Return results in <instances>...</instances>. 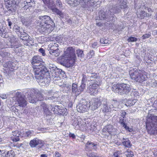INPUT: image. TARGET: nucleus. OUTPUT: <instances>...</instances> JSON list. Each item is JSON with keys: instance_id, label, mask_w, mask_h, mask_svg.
Returning <instances> with one entry per match:
<instances>
[{"instance_id": "39448f33", "label": "nucleus", "mask_w": 157, "mask_h": 157, "mask_svg": "<svg viewBox=\"0 0 157 157\" xmlns=\"http://www.w3.org/2000/svg\"><path fill=\"white\" fill-rule=\"evenodd\" d=\"M94 0H67V2L70 6L75 7L80 4L83 10H90L96 3Z\"/></svg>"}, {"instance_id": "0eeeda50", "label": "nucleus", "mask_w": 157, "mask_h": 157, "mask_svg": "<svg viewBox=\"0 0 157 157\" xmlns=\"http://www.w3.org/2000/svg\"><path fill=\"white\" fill-rule=\"evenodd\" d=\"M112 90L115 93L122 95L127 94L131 90V88L129 85L125 83L114 84L112 86Z\"/></svg>"}, {"instance_id": "f704fd0d", "label": "nucleus", "mask_w": 157, "mask_h": 157, "mask_svg": "<svg viewBox=\"0 0 157 157\" xmlns=\"http://www.w3.org/2000/svg\"><path fill=\"white\" fill-rule=\"evenodd\" d=\"M72 90L73 93L79 92L78 89H77V86L75 83H73L72 87Z\"/></svg>"}, {"instance_id": "7c9ffc66", "label": "nucleus", "mask_w": 157, "mask_h": 157, "mask_svg": "<svg viewBox=\"0 0 157 157\" xmlns=\"http://www.w3.org/2000/svg\"><path fill=\"white\" fill-rule=\"evenodd\" d=\"M101 109L104 113L108 112L111 110L110 106L109 107L108 106L106 102H105V103H104L103 104L102 107Z\"/></svg>"}, {"instance_id": "cd10ccee", "label": "nucleus", "mask_w": 157, "mask_h": 157, "mask_svg": "<svg viewBox=\"0 0 157 157\" xmlns=\"http://www.w3.org/2000/svg\"><path fill=\"white\" fill-rule=\"evenodd\" d=\"M122 143L124 146L127 147H129L132 145L130 141L127 138L124 139L123 138Z\"/></svg>"}, {"instance_id": "37998d69", "label": "nucleus", "mask_w": 157, "mask_h": 157, "mask_svg": "<svg viewBox=\"0 0 157 157\" xmlns=\"http://www.w3.org/2000/svg\"><path fill=\"white\" fill-rule=\"evenodd\" d=\"M89 75L91 79L92 78H96L97 76V73H92V72H91L90 75Z\"/></svg>"}, {"instance_id": "bb28decb", "label": "nucleus", "mask_w": 157, "mask_h": 157, "mask_svg": "<svg viewBox=\"0 0 157 157\" xmlns=\"http://www.w3.org/2000/svg\"><path fill=\"white\" fill-rule=\"evenodd\" d=\"M99 16L97 17L98 20H102L106 17L105 13L103 10H100L98 13Z\"/></svg>"}, {"instance_id": "9d476101", "label": "nucleus", "mask_w": 157, "mask_h": 157, "mask_svg": "<svg viewBox=\"0 0 157 157\" xmlns=\"http://www.w3.org/2000/svg\"><path fill=\"white\" fill-rule=\"evenodd\" d=\"M33 92H34V94L32 96L31 95L29 97H28V101L30 103H34L38 101H42L44 100V98L43 95L39 91L37 90H35L34 92L32 90Z\"/></svg>"}, {"instance_id": "774afa93", "label": "nucleus", "mask_w": 157, "mask_h": 157, "mask_svg": "<svg viewBox=\"0 0 157 157\" xmlns=\"http://www.w3.org/2000/svg\"><path fill=\"white\" fill-rule=\"evenodd\" d=\"M2 79L1 75H0V83H2Z\"/></svg>"}, {"instance_id": "b1692460", "label": "nucleus", "mask_w": 157, "mask_h": 157, "mask_svg": "<svg viewBox=\"0 0 157 157\" xmlns=\"http://www.w3.org/2000/svg\"><path fill=\"white\" fill-rule=\"evenodd\" d=\"M2 156L3 157H14L15 154L13 151L10 150L2 153Z\"/></svg>"}, {"instance_id": "a18cd8bd", "label": "nucleus", "mask_w": 157, "mask_h": 157, "mask_svg": "<svg viewBox=\"0 0 157 157\" xmlns=\"http://www.w3.org/2000/svg\"><path fill=\"white\" fill-rule=\"evenodd\" d=\"M87 154L89 157H96L97 155L96 153L92 152L90 153H87Z\"/></svg>"}, {"instance_id": "9b49d317", "label": "nucleus", "mask_w": 157, "mask_h": 157, "mask_svg": "<svg viewBox=\"0 0 157 157\" xmlns=\"http://www.w3.org/2000/svg\"><path fill=\"white\" fill-rule=\"evenodd\" d=\"M20 37L25 45L30 46L34 45L33 41L30 39L29 36L26 32H21Z\"/></svg>"}, {"instance_id": "7ed1b4c3", "label": "nucleus", "mask_w": 157, "mask_h": 157, "mask_svg": "<svg viewBox=\"0 0 157 157\" xmlns=\"http://www.w3.org/2000/svg\"><path fill=\"white\" fill-rule=\"evenodd\" d=\"M149 110L147 117L146 127L148 132L150 134H157V116L150 113Z\"/></svg>"}, {"instance_id": "c9c22d12", "label": "nucleus", "mask_w": 157, "mask_h": 157, "mask_svg": "<svg viewBox=\"0 0 157 157\" xmlns=\"http://www.w3.org/2000/svg\"><path fill=\"white\" fill-rule=\"evenodd\" d=\"M49 52L51 54H52L56 57L58 56L60 54V51L59 49L54 51L53 52L52 51H50Z\"/></svg>"}, {"instance_id": "a19ab883", "label": "nucleus", "mask_w": 157, "mask_h": 157, "mask_svg": "<svg viewBox=\"0 0 157 157\" xmlns=\"http://www.w3.org/2000/svg\"><path fill=\"white\" fill-rule=\"evenodd\" d=\"M11 63L10 61H8L3 64V66L6 68H8L9 69H13L11 67Z\"/></svg>"}, {"instance_id": "dca6fc26", "label": "nucleus", "mask_w": 157, "mask_h": 157, "mask_svg": "<svg viewBox=\"0 0 157 157\" xmlns=\"http://www.w3.org/2000/svg\"><path fill=\"white\" fill-rule=\"evenodd\" d=\"M29 145L32 148L35 147L37 145H39L40 147L43 145V142L37 138H34L30 140Z\"/></svg>"}, {"instance_id": "ddd939ff", "label": "nucleus", "mask_w": 157, "mask_h": 157, "mask_svg": "<svg viewBox=\"0 0 157 157\" xmlns=\"http://www.w3.org/2000/svg\"><path fill=\"white\" fill-rule=\"evenodd\" d=\"M90 105L85 100L80 101L77 106V108L78 112H83L86 111L90 107Z\"/></svg>"}, {"instance_id": "473e14b6", "label": "nucleus", "mask_w": 157, "mask_h": 157, "mask_svg": "<svg viewBox=\"0 0 157 157\" xmlns=\"http://www.w3.org/2000/svg\"><path fill=\"white\" fill-rule=\"evenodd\" d=\"M61 107L58 105L55 106L54 108H53L52 109L53 110V111L58 112L59 113L63 112L62 109H61Z\"/></svg>"}, {"instance_id": "864d4df0", "label": "nucleus", "mask_w": 157, "mask_h": 157, "mask_svg": "<svg viewBox=\"0 0 157 157\" xmlns=\"http://www.w3.org/2000/svg\"><path fill=\"white\" fill-rule=\"evenodd\" d=\"M11 71L10 69H3V72L4 73L6 72L8 75L11 74L10 73L11 72Z\"/></svg>"}, {"instance_id": "20e7f679", "label": "nucleus", "mask_w": 157, "mask_h": 157, "mask_svg": "<svg viewBox=\"0 0 157 157\" xmlns=\"http://www.w3.org/2000/svg\"><path fill=\"white\" fill-rule=\"evenodd\" d=\"M35 77L37 82L41 85L50 82V74L48 69H34Z\"/></svg>"}, {"instance_id": "72a5a7b5", "label": "nucleus", "mask_w": 157, "mask_h": 157, "mask_svg": "<svg viewBox=\"0 0 157 157\" xmlns=\"http://www.w3.org/2000/svg\"><path fill=\"white\" fill-rule=\"evenodd\" d=\"M135 100H128L125 104V105L128 106H131L134 105L136 103Z\"/></svg>"}, {"instance_id": "3c124183", "label": "nucleus", "mask_w": 157, "mask_h": 157, "mask_svg": "<svg viewBox=\"0 0 157 157\" xmlns=\"http://www.w3.org/2000/svg\"><path fill=\"white\" fill-rule=\"evenodd\" d=\"M56 4L59 7H62V4L60 0H57L56 1Z\"/></svg>"}, {"instance_id": "6e6552de", "label": "nucleus", "mask_w": 157, "mask_h": 157, "mask_svg": "<svg viewBox=\"0 0 157 157\" xmlns=\"http://www.w3.org/2000/svg\"><path fill=\"white\" fill-rule=\"evenodd\" d=\"M33 91H30L28 92L25 96L21 93L17 92L15 94V96L13 98V99H16L19 106L25 107L27 105V101L25 98L28 99V97H29L31 95V94L32 93Z\"/></svg>"}, {"instance_id": "69168bd1", "label": "nucleus", "mask_w": 157, "mask_h": 157, "mask_svg": "<svg viewBox=\"0 0 157 157\" xmlns=\"http://www.w3.org/2000/svg\"><path fill=\"white\" fill-rule=\"evenodd\" d=\"M40 157H47L46 155L42 154L41 155Z\"/></svg>"}, {"instance_id": "393cba45", "label": "nucleus", "mask_w": 157, "mask_h": 157, "mask_svg": "<svg viewBox=\"0 0 157 157\" xmlns=\"http://www.w3.org/2000/svg\"><path fill=\"white\" fill-rule=\"evenodd\" d=\"M50 95V94L48 95V96L47 97L45 98L46 100H52L53 101H56L57 99L58 98L59 96L57 95L56 93H54L53 94V95L52 96Z\"/></svg>"}, {"instance_id": "ea45409f", "label": "nucleus", "mask_w": 157, "mask_h": 157, "mask_svg": "<svg viewBox=\"0 0 157 157\" xmlns=\"http://www.w3.org/2000/svg\"><path fill=\"white\" fill-rule=\"evenodd\" d=\"M86 86L85 83L82 82L81 85L79 87L78 90H80V92L83 91L86 87Z\"/></svg>"}, {"instance_id": "e2e57ef3", "label": "nucleus", "mask_w": 157, "mask_h": 157, "mask_svg": "<svg viewBox=\"0 0 157 157\" xmlns=\"http://www.w3.org/2000/svg\"><path fill=\"white\" fill-rule=\"evenodd\" d=\"M91 72H92V71H91V70L90 69H87L86 71V72L87 73H89V75H90V73Z\"/></svg>"}, {"instance_id": "c85d7f7f", "label": "nucleus", "mask_w": 157, "mask_h": 157, "mask_svg": "<svg viewBox=\"0 0 157 157\" xmlns=\"http://www.w3.org/2000/svg\"><path fill=\"white\" fill-rule=\"evenodd\" d=\"M49 45L50 46L49 48L50 51H52L53 52L54 51L59 49L58 48L59 45L56 43H52L49 44Z\"/></svg>"}, {"instance_id": "680f3d73", "label": "nucleus", "mask_w": 157, "mask_h": 157, "mask_svg": "<svg viewBox=\"0 0 157 157\" xmlns=\"http://www.w3.org/2000/svg\"><path fill=\"white\" fill-rule=\"evenodd\" d=\"M0 97L2 99H6L7 98V96L6 95H4V94L1 95Z\"/></svg>"}, {"instance_id": "4468645a", "label": "nucleus", "mask_w": 157, "mask_h": 157, "mask_svg": "<svg viewBox=\"0 0 157 157\" xmlns=\"http://www.w3.org/2000/svg\"><path fill=\"white\" fill-rule=\"evenodd\" d=\"M96 82V83L94 82V83L91 84L88 88V92L91 95H95L97 93V88L100 84V82L98 83L97 81Z\"/></svg>"}, {"instance_id": "e433bc0d", "label": "nucleus", "mask_w": 157, "mask_h": 157, "mask_svg": "<svg viewBox=\"0 0 157 157\" xmlns=\"http://www.w3.org/2000/svg\"><path fill=\"white\" fill-rule=\"evenodd\" d=\"M76 54L78 57H81L84 56L83 51L82 50L78 49L76 51Z\"/></svg>"}, {"instance_id": "a878e982", "label": "nucleus", "mask_w": 157, "mask_h": 157, "mask_svg": "<svg viewBox=\"0 0 157 157\" xmlns=\"http://www.w3.org/2000/svg\"><path fill=\"white\" fill-rule=\"evenodd\" d=\"M140 17L141 19H144L146 17H149L151 16V14L146 13L144 11H140Z\"/></svg>"}, {"instance_id": "6e6d98bb", "label": "nucleus", "mask_w": 157, "mask_h": 157, "mask_svg": "<svg viewBox=\"0 0 157 157\" xmlns=\"http://www.w3.org/2000/svg\"><path fill=\"white\" fill-rule=\"evenodd\" d=\"M31 133L30 131H28L26 132L25 135H26L27 137H29L31 136Z\"/></svg>"}, {"instance_id": "c03bdc74", "label": "nucleus", "mask_w": 157, "mask_h": 157, "mask_svg": "<svg viewBox=\"0 0 157 157\" xmlns=\"http://www.w3.org/2000/svg\"><path fill=\"white\" fill-rule=\"evenodd\" d=\"M45 40L46 41H51L53 40V38L51 36H48L45 37Z\"/></svg>"}, {"instance_id": "f257e3e1", "label": "nucleus", "mask_w": 157, "mask_h": 157, "mask_svg": "<svg viewBox=\"0 0 157 157\" xmlns=\"http://www.w3.org/2000/svg\"><path fill=\"white\" fill-rule=\"evenodd\" d=\"M40 21L36 22L35 27L36 31L40 33H49L54 29L55 25L53 20L48 16L39 17Z\"/></svg>"}, {"instance_id": "4d7b16f0", "label": "nucleus", "mask_w": 157, "mask_h": 157, "mask_svg": "<svg viewBox=\"0 0 157 157\" xmlns=\"http://www.w3.org/2000/svg\"><path fill=\"white\" fill-rule=\"evenodd\" d=\"M98 44L97 42H94L92 44V46L93 48H95L97 46Z\"/></svg>"}, {"instance_id": "a211bd4d", "label": "nucleus", "mask_w": 157, "mask_h": 157, "mask_svg": "<svg viewBox=\"0 0 157 157\" xmlns=\"http://www.w3.org/2000/svg\"><path fill=\"white\" fill-rule=\"evenodd\" d=\"M42 59L38 55L34 56L32 59L31 61V63L33 66V68L35 67L36 65H35L36 64H39L42 62Z\"/></svg>"}, {"instance_id": "1a4fd4ad", "label": "nucleus", "mask_w": 157, "mask_h": 157, "mask_svg": "<svg viewBox=\"0 0 157 157\" xmlns=\"http://www.w3.org/2000/svg\"><path fill=\"white\" fill-rule=\"evenodd\" d=\"M44 3L54 13L59 15L60 17L63 18L64 17L63 13L59 9L55 7H53L55 6L54 2L52 0H42Z\"/></svg>"}, {"instance_id": "aec40b11", "label": "nucleus", "mask_w": 157, "mask_h": 157, "mask_svg": "<svg viewBox=\"0 0 157 157\" xmlns=\"http://www.w3.org/2000/svg\"><path fill=\"white\" fill-rule=\"evenodd\" d=\"M40 106L41 108L43 109L44 113L47 116L51 114V112L49 110L48 106L46 104L42 102Z\"/></svg>"}, {"instance_id": "c756f323", "label": "nucleus", "mask_w": 157, "mask_h": 157, "mask_svg": "<svg viewBox=\"0 0 157 157\" xmlns=\"http://www.w3.org/2000/svg\"><path fill=\"white\" fill-rule=\"evenodd\" d=\"M10 42L11 43V45L12 46H15L17 45L18 40L14 36L11 37L10 39Z\"/></svg>"}, {"instance_id": "8fccbe9b", "label": "nucleus", "mask_w": 157, "mask_h": 157, "mask_svg": "<svg viewBox=\"0 0 157 157\" xmlns=\"http://www.w3.org/2000/svg\"><path fill=\"white\" fill-rule=\"evenodd\" d=\"M5 28L3 27L2 25H0V34H2L4 32Z\"/></svg>"}, {"instance_id": "5701e85b", "label": "nucleus", "mask_w": 157, "mask_h": 157, "mask_svg": "<svg viewBox=\"0 0 157 157\" xmlns=\"http://www.w3.org/2000/svg\"><path fill=\"white\" fill-rule=\"evenodd\" d=\"M85 146L86 149L91 150L95 149L96 144L92 142L88 141L87 142Z\"/></svg>"}, {"instance_id": "338daca9", "label": "nucleus", "mask_w": 157, "mask_h": 157, "mask_svg": "<svg viewBox=\"0 0 157 157\" xmlns=\"http://www.w3.org/2000/svg\"><path fill=\"white\" fill-rule=\"evenodd\" d=\"M148 11L149 12H150V11H152V10L150 8H147V9Z\"/></svg>"}, {"instance_id": "2f4dec72", "label": "nucleus", "mask_w": 157, "mask_h": 157, "mask_svg": "<svg viewBox=\"0 0 157 157\" xmlns=\"http://www.w3.org/2000/svg\"><path fill=\"white\" fill-rule=\"evenodd\" d=\"M90 80H91V81H92L93 80L90 79L89 75H88L87 76L85 75H83V77L82 80V82H83L85 83V82H86L87 81H89Z\"/></svg>"}, {"instance_id": "5fc2aeb1", "label": "nucleus", "mask_w": 157, "mask_h": 157, "mask_svg": "<svg viewBox=\"0 0 157 157\" xmlns=\"http://www.w3.org/2000/svg\"><path fill=\"white\" fill-rule=\"evenodd\" d=\"M126 115V113L124 111H122V113H121V117H120V118H126L125 117V116Z\"/></svg>"}, {"instance_id": "79ce46f5", "label": "nucleus", "mask_w": 157, "mask_h": 157, "mask_svg": "<svg viewBox=\"0 0 157 157\" xmlns=\"http://www.w3.org/2000/svg\"><path fill=\"white\" fill-rule=\"evenodd\" d=\"M151 36V33H149L148 34H145L142 36L143 40H145L147 38H149Z\"/></svg>"}, {"instance_id": "f03ea898", "label": "nucleus", "mask_w": 157, "mask_h": 157, "mask_svg": "<svg viewBox=\"0 0 157 157\" xmlns=\"http://www.w3.org/2000/svg\"><path fill=\"white\" fill-rule=\"evenodd\" d=\"M75 49L72 47H68L64 51L63 56H62V59L64 61L61 63L62 65L66 67H72L75 63L76 56Z\"/></svg>"}, {"instance_id": "412c9836", "label": "nucleus", "mask_w": 157, "mask_h": 157, "mask_svg": "<svg viewBox=\"0 0 157 157\" xmlns=\"http://www.w3.org/2000/svg\"><path fill=\"white\" fill-rule=\"evenodd\" d=\"M119 102L117 101L113 100L112 103L110 105V109L111 110L118 111L119 110L118 106Z\"/></svg>"}, {"instance_id": "bf43d9fd", "label": "nucleus", "mask_w": 157, "mask_h": 157, "mask_svg": "<svg viewBox=\"0 0 157 157\" xmlns=\"http://www.w3.org/2000/svg\"><path fill=\"white\" fill-rule=\"evenodd\" d=\"M7 21H8L9 26L10 27V28H11V26L12 25L11 22L9 19L7 20Z\"/></svg>"}, {"instance_id": "2eb2a0df", "label": "nucleus", "mask_w": 157, "mask_h": 157, "mask_svg": "<svg viewBox=\"0 0 157 157\" xmlns=\"http://www.w3.org/2000/svg\"><path fill=\"white\" fill-rule=\"evenodd\" d=\"M101 105L100 99L98 98H93L91 101L90 106L92 110H94L97 109Z\"/></svg>"}, {"instance_id": "0e129e2a", "label": "nucleus", "mask_w": 157, "mask_h": 157, "mask_svg": "<svg viewBox=\"0 0 157 157\" xmlns=\"http://www.w3.org/2000/svg\"><path fill=\"white\" fill-rule=\"evenodd\" d=\"M96 25H97L99 27L101 26L102 25V23L100 22L97 23L96 24Z\"/></svg>"}, {"instance_id": "f3484780", "label": "nucleus", "mask_w": 157, "mask_h": 157, "mask_svg": "<svg viewBox=\"0 0 157 157\" xmlns=\"http://www.w3.org/2000/svg\"><path fill=\"white\" fill-rule=\"evenodd\" d=\"M127 122L128 120L126 118H119V123L121 125L128 131L129 132H132L133 130L127 126Z\"/></svg>"}, {"instance_id": "052dcab7", "label": "nucleus", "mask_w": 157, "mask_h": 157, "mask_svg": "<svg viewBox=\"0 0 157 157\" xmlns=\"http://www.w3.org/2000/svg\"><path fill=\"white\" fill-rule=\"evenodd\" d=\"M70 137H72L73 138H75V136L73 133H70L69 135Z\"/></svg>"}, {"instance_id": "423d86ee", "label": "nucleus", "mask_w": 157, "mask_h": 157, "mask_svg": "<svg viewBox=\"0 0 157 157\" xmlns=\"http://www.w3.org/2000/svg\"><path fill=\"white\" fill-rule=\"evenodd\" d=\"M134 69L129 71L131 78L137 82L142 83L145 81L147 78L146 73L144 71L140 69Z\"/></svg>"}, {"instance_id": "6ab92c4d", "label": "nucleus", "mask_w": 157, "mask_h": 157, "mask_svg": "<svg viewBox=\"0 0 157 157\" xmlns=\"http://www.w3.org/2000/svg\"><path fill=\"white\" fill-rule=\"evenodd\" d=\"M115 130V129L114 128L113 126L110 124L108 125L105 126L102 129V131L103 132H108L109 134H112L111 133L114 132Z\"/></svg>"}, {"instance_id": "603ef678", "label": "nucleus", "mask_w": 157, "mask_h": 157, "mask_svg": "<svg viewBox=\"0 0 157 157\" xmlns=\"http://www.w3.org/2000/svg\"><path fill=\"white\" fill-rule=\"evenodd\" d=\"M39 52L42 53V55L44 56L45 55V51L44 50L43 48H40L39 49Z\"/></svg>"}, {"instance_id": "4c0bfd02", "label": "nucleus", "mask_w": 157, "mask_h": 157, "mask_svg": "<svg viewBox=\"0 0 157 157\" xmlns=\"http://www.w3.org/2000/svg\"><path fill=\"white\" fill-rule=\"evenodd\" d=\"M40 64H39L38 65H36V67H34V69H46V67L44 65V63H40Z\"/></svg>"}, {"instance_id": "4be33fe9", "label": "nucleus", "mask_w": 157, "mask_h": 157, "mask_svg": "<svg viewBox=\"0 0 157 157\" xmlns=\"http://www.w3.org/2000/svg\"><path fill=\"white\" fill-rule=\"evenodd\" d=\"M20 132L16 131L12 132V135L14 136L12 137V139L13 141L17 142L19 140V136L20 135Z\"/></svg>"}, {"instance_id": "de8ad7c7", "label": "nucleus", "mask_w": 157, "mask_h": 157, "mask_svg": "<svg viewBox=\"0 0 157 157\" xmlns=\"http://www.w3.org/2000/svg\"><path fill=\"white\" fill-rule=\"evenodd\" d=\"M100 42L102 44H107L108 43V40L105 39L104 38L101 39Z\"/></svg>"}, {"instance_id": "13d9d810", "label": "nucleus", "mask_w": 157, "mask_h": 157, "mask_svg": "<svg viewBox=\"0 0 157 157\" xmlns=\"http://www.w3.org/2000/svg\"><path fill=\"white\" fill-rule=\"evenodd\" d=\"M61 155L57 151L55 153V157H59Z\"/></svg>"}, {"instance_id": "09e8293b", "label": "nucleus", "mask_w": 157, "mask_h": 157, "mask_svg": "<svg viewBox=\"0 0 157 157\" xmlns=\"http://www.w3.org/2000/svg\"><path fill=\"white\" fill-rule=\"evenodd\" d=\"M20 28L18 26L16 25L14 26V30L16 33L19 32L20 33L21 32L20 31Z\"/></svg>"}, {"instance_id": "58836bf2", "label": "nucleus", "mask_w": 157, "mask_h": 157, "mask_svg": "<svg viewBox=\"0 0 157 157\" xmlns=\"http://www.w3.org/2000/svg\"><path fill=\"white\" fill-rule=\"evenodd\" d=\"M137 39L136 38L131 36L129 37L127 39V41L128 42H136L137 41Z\"/></svg>"}, {"instance_id": "f8f14e48", "label": "nucleus", "mask_w": 157, "mask_h": 157, "mask_svg": "<svg viewBox=\"0 0 157 157\" xmlns=\"http://www.w3.org/2000/svg\"><path fill=\"white\" fill-rule=\"evenodd\" d=\"M126 0H118L117 3L119 5V7L114 6L112 9L114 10L113 13H117L120 12L121 9H125L128 7L127 5Z\"/></svg>"}, {"instance_id": "49530a36", "label": "nucleus", "mask_w": 157, "mask_h": 157, "mask_svg": "<svg viewBox=\"0 0 157 157\" xmlns=\"http://www.w3.org/2000/svg\"><path fill=\"white\" fill-rule=\"evenodd\" d=\"M127 157H132L133 156V152L132 151H128L126 154Z\"/></svg>"}]
</instances>
